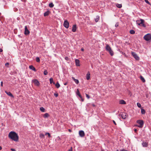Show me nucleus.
I'll return each mask as SVG.
<instances>
[{
	"label": "nucleus",
	"instance_id": "4468645a",
	"mask_svg": "<svg viewBox=\"0 0 151 151\" xmlns=\"http://www.w3.org/2000/svg\"><path fill=\"white\" fill-rule=\"evenodd\" d=\"M90 78V72L88 71L86 75V78L87 80H89Z\"/></svg>",
	"mask_w": 151,
	"mask_h": 151
},
{
	"label": "nucleus",
	"instance_id": "de8ad7c7",
	"mask_svg": "<svg viewBox=\"0 0 151 151\" xmlns=\"http://www.w3.org/2000/svg\"><path fill=\"white\" fill-rule=\"evenodd\" d=\"M134 131L135 132H137V129H134Z\"/></svg>",
	"mask_w": 151,
	"mask_h": 151
},
{
	"label": "nucleus",
	"instance_id": "5fc2aeb1",
	"mask_svg": "<svg viewBox=\"0 0 151 151\" xmlns=\"http://www.w3.org/2000/svg\"><path fill=\"white\" fill-rule=\"evenodd\" d=\"M2 148L1 146H0V150H2Z\"/></svg>",
	"mask_w": 151,
	"mask_h": 151
},
{
	"label": "nucleus",
	"instance_id": "6ab92c4d",
	"mask_svg": "<svg viewBox=\"0 0 151 151\" xmlns=\"http://www.w3.org/2000/svg\"><path fill=\"white\" fill-rule=\"evenodd\" d=\"M49 116L50 115L48 113H45L43 116V117L45 118H48Z\"/></svg>",
	"mask_w": 151,
	"mask_h": 151
},
{
	"label": "nucleus",
	"instance_id": "a878e982",
	"mask_svg": "<svg viewBox=\"0 0 151 151\" xmlns=\"http://www.w3.org/2000/svg\"><path fill=\"white\" fill-rule=\"evenodd\" d=\"M55 86L56 87L58 88H59L60 86V85L59 83L58 82H57L55 84Z\"/></svg>",
	"mask_w": 151,
	"mask_h": 151
},
{
	"label": "nucleus",
	"instance_id": "dca6fc26",
	"mask_svg": "<svg viewBox=\"0 0 151 151\" xmlns=\"http://www.w3.org/2000/svg\"><path fill=\"white\" fill-rule=\"evenodd\" d=\"M142 145L143 147H147L148 145V143L144 142L142 143Z\"/></svg>",
	"mask_w": 151,
	"mask_h": 151
},
{
	"label": "nucleus",
	"instance_id": "ddd939ff",
	"mask_svg": "<svg viewBox=\"0 0 151 151\" xmlns=\"http://www.w3.org/2000/svg\"><path fill=\"white\" fill-rule=\"evenodd\" d=\"M76 30V24L73 25L72 28V31L73 32H75Z\"/></svg>",
	"mask_w": 151,
	"mask_h": 151
},
{
	"label": "nucleus",
	"instance_id": "423d86ee",
	"mask_svg": "<svg viewBox=\"0 0 151 151\" xmlns=\"http://www.w3.org/2000/svg\"><path fill=\"white\" fill-rule=\"evenodd\" d=\"M30 31L28 30L27 29V26H25L24 27V34L26 35H28L29 34Z\"/></svg>",
	"mask_w": 151,
	"mask_h": 151
},
{
	"label": "nucleus",
	"instance_id": "13d9d810",
	"mask_svg": "<svg viewBox=\"0 0 151 151\" xmlns=\"http://www.w3.org/2000/svg\"><path fill=\"white\" fill-rule=\"evenodd\" d=\"M137 104H139V103H137Z\"/></svg>",
	"mask_w": 151,
	"mask_h": 151
},
{
	"label": "nucleus",
	"instance_id": "bf43d9fd",
	"mask_svg": "<svg viewBox=\"0 0 151 151\" xmlns=\"http://www.w3.org/2000/svg\"><path fill=\"white\" fill-rule=\"evenodd\" d=\"M140 22H138V23H139Z\"/></svg>",
	"mask_w": 151,
	"mask_h": 151
},
{
	"label": "nucleus",
	"instance_id": "f3484780",
	"mask_svg": "<svg viewBox=\"0 0 151 151\" xmlns=\"http://www.w3.org/2000/svg\"><path fill=\"white\" fill-rule=\"evenodd\" d=\"M76 64V66H80V61L79 60L76 59L75 60Z\"/></svg>",
	"mask_w": 151,
	"mask_h": 151
},
{
	"label": "nucleus",
	"instance_id": "a211bd4d",
	"mask_svg": "<svg viewBox=\"0 0 151 151\" xmlns=\"http://www.w3.org/2000/svg\"><path fill=\"white\" fill-rule=\"evenodd\" d=\"M29 69L34 71L35 72L36 71L35 68L32 65H30L29 67Z\"/></svg>",
	"mask_w": 151,
	"mask_h": 151
},
{
	"label": "nucleus",
	"instance_id": "a18cd8bd",
	"mask_svg": "<svg viewBox=\"0 0 151 151\" xmlns=\"http://www.w3.org/2000/svg\"><path fill=\"white\" fill-rule=\"evenodd\" d=\"M11 150L12 151H16L13 148L11 149Z\"/></svg>",
	"mask_w": 151,
	"mask_h": 151
},
{
	"label": "nucleus",
	"instance_id": "c85d7f7f",
	"mask_svg": "<svg viewBox=\"0 0 151 151\" xmlns=\"http://www.w3.org/2000/svg\"><path fill=\"white\" fill-rule=\"evenodd\" d=\"M49 6L50 7L52 8L54 6V5L52 3H51L49 4Z\"/></svg>",
	"mask_w": 151,
	"mask_h": 151
},
{
	"label": "nucleus",
	"instance_id": "1a4fd4ad",
	"mask_svg": "<svg viewBox=\"0 0 151 151\" xmlns=\"http://www.w3.org/2000/svg\"><path fill=\"white\" fill-rule=\"evenodd\" d=\"M32 82L37 86H39L40 85L39 81L36 79L33 80H32Z\"/></svg>",
	"mask_w": 151,
	"mask_h": 151
},
{
	"label": "nucleus",
	"instance_id": "72a5a7b5",
	"mask_svg": "<svg viewBox=\"0 0 151 151\" xmlns=\"http://www.w3.org/2000/svg\"><path fill=\"white\" fill-rule=\"evenodd\" d=\"M145 2L147 3V4H148L150 5H151L150 3V2L148 0H144Z\"/></svg>",
	"mask_w": 151,
	"mask_h": 151
},
{
	"label": "nucleus",
	"instance_id": "8fccbe9b",
	"mask_svg": "<svg viewBox=\"0 0 151 151\" xmlns=\"http://www.w3.org/2000/svg\"><path fill=\"white\" fill-rule=\"evenodd\" d=\"M1 86H3V82L1 81Z\"/></svg>",
	"mask_w": 151,
	"mask_h": 151
},
{
	"label": "nucleus",
	"instance_id": "37998d69",
	"mask_svg": "<svg viewBox=\"0 0 151 151\" xmlns=\"http://www.w3.org/2000/svg\"><path fill=\"white\" fill-rule=\"evenodd\" d=\"M9 65V63H7L5 64V65L6 66H8V65Z\"/></svg>",
	"mask_w": 151,
	"mask_h": 151
},
{
	"label": "nucleus",
	"instance_id": "9b49d317",
	"mask_svg": "<svg viewBox=\"0 0 151 151\" xmlns=\"http://www.w3.org/2000/svg\"><path fill=\"white\" fill-rule=\"evenodd\" d=\"M79 134L80 136L81 137H83L85 136V133L84 131L83 130H81L79 132Z\"/></svg>",
	"mask_w": 151,
	"mask_h": 151
},
{
	"label": "nucleus",
	"instance_id": "7c9ffc66",
	"mask_svg": "<svg viewBox=\"0 0 151 151\" xmlns=\"http://www.w3.org/2000/svg\"><path fill=\"white\" fill-rule=\"evenodd\" d=\"M129 33L130 34H133L135 33V31L133 30H130Z\"/></svg>",
	"mask_w": 151,
	"mask_h": 151
},
{
	"label": "nucleus",
	"instance_id": "6e6552de",
	"mask_svg": "<svg viewBox=\"0 0 151 151\" xmlns=\"http://www.w3.org/2000/svg\"><path fill=\"white\" fill-rule=\"evenodd\" d=\"M64 27L66 28H68L69 26V23L67 20H65L64 21L63 23Z\"/></svg>",
	"mask_w": 151,
	"mask_h": 151
},
{
	"label": "nucleus",
	"instance_id": "c9c22d12",
	"mask_svg": "<svg viewBox=\"0 0 151 151\" xmlns=\"http://www.w3.org/2000/svg\"><path fill=\"white\" fill-rule=\"evenodd\" d=\"M47 134L48 135V136L49 137H51L50 134L49 133L47 132L46 133V134H45V135H46Z\"/></svg>",
	"mask_w": 151,
	"mask_h": 151
},
{
	"label": "nucleus",
	"instance_id": "ea45409f",
	"mask_svg": "<svg viewBox=\"0 0 151 151\" xmlns=\"http://www.w3.org/2000/svg\"><path fill=\"white\" fill-rule=\"evenodd\" d=\"M120 52L122 53V54L124 55H125V53H124L123 52H122V51H120Z\"/></svg>",
	"mask_w": 151,
	"mask_h": 151
},
{
	"label": "nucleus",
	"instance_id": "9d476101",
	"mask_svg": "<svg viewBox=\"0 0 151 151\" xmlns=\"http://www.w3.org/2000/svg\"><path fill=\"white\" fill-rule=\"evenodd\" d=\"M127 116V114L126 113H122L121 114L122 118L123 119H125Z\"/></svg>",
	"mask_w": 151,
	"mask_h": 151
},
{
	"label": "nucleus",
	"instance_id": "aec40b11",
	"mask_svg": "<svg viewBox=\"0 0 151 151\" xmlns=\"http://www.w3.org/2000/svg\"><path fill=\"white\" fill-rule=\"evenodd\" d=\"M72 78L74 81L75 82L76 84H78L79 83V82L78 80L75 79V78L73 77H72Z\"/></svg>",
	"mask_w": 151,
	"mask_h": 151
},
{
	"label": "nucleus",
	"instance_id": "c03bdc74",
	"mask_svg": "<svg viewBox=\"0 0 151 151\" xmlns=\"http://www.w3.org/2000/svg\"><path fill=\"white\" fill-rule=\"evenodd\" d=\"M137 106L139 108H141V104H137Z\"/></svg>",
	"mask_w": 151,
	"mask_h": 151
},
{
	"label": "nucleus",
	"instance_id": "4d7b16f0",
	"mask_svg": "<svg viewBox=\"0 0 151 151\" xmlns=\"http://www.w3.org/2000/svg\"><path fill=\"white\" fill-rule=\"evenodd\" d=\"M67 83H64V85H67Z\"/></svg>",
	"mask_w": 151,
	"mask_h": 151
},
{
	"label": "nucleus",
	"instance_id": "2eb2a0df",
	"mask_svg": "<svg viewBox=\"0 0 151 151\" xmlns=\"http://www.w3.org/2000/svg\"><path fill=\"white\" fill-rule=\"evenodd\" d=\"M5 93H6V94L9 95V96H10L11 97H12L13 98L14 97V96L10 92H7L6 91H5Z\"/></svg>",
	"mask_w": 151,
	"mask_h": 151
},
{
	"label": "nucleus",
	"instance_id": "20e7f679",
	"mask_svg": "<svg viewBox=\"0 0 151 151\" xmlns=\"http://www.w3.org/2000/svg\"><path fill=\"white\" fill-rule=\"evenodd\" d=\"M137 123L139 124V125H137V126L139 128H142L143 127L144 122L142 120H138L137 121Z\"/></svg>",
	"mask_w": 151,
	"mask_h": 151
},
{
	"label": "nucleus",
	"instance_id": "5701e85b",
	"mask_svg": "<svg viewBox=\"0 0 151 151\" xmlns=\"http://www.w3.org/2000/svg\"><path fill=\"white\" fill-rule=\"evenodd\" d=\"M99 16H97L96 17V18L95 19V21L96 22H97L99 20Z\"/></svg>",
	"mask_w": 151,
	"mask_h": 151
},
{
	"label": "nucleus",
	"instance_id": "b1692460",
	"mask_svg": "<svg viewBox=\"0 0 151 151\" xmlns=\"http://www.w3.org/2000/svg\"><path fill=\"white\" fill-rule=\"evenodd\" d=\"M119 104H126V102L124 101L123 100H121L119 101Z\"/></svg>",
	"mask_w": 151,
	"mask_h": 151
},
{
	"label": "nucleus",
	"instance_id": "6e6d98bb",
	"mask_svg": "<svg viewBox=\"0 0 151 151\" xmlns=\"http://www.w3.org/2000/svg\"><path fill=\"white\" fill-rule=\"evenodd\" d=\"M92 106L93 107H95L96 106V105L95 104H92Z\"/></svg>",
	"mask_w": 151,
	"mask_h": 151
},
{
	"label": "nucleus",
	"instance_id": "f8f14e48",
	"mask_svg": "<svg viewBox=\"0 0 151 151\" xmlns=\"http://www.w3.org/2000/svg\"><path fill=\"white\" fill-rule=\"evenodd\" d=\"M76 94L77 95H78L79 97L80 98H81L82 99V101H83V100L82 99V97L81 95H80V92L78 89H77Z\"/></svg>",
	"mask_w": 151,
	"mask_h": 151
},
{
	"label": "nucleus",
	"instance_id": "3c124183",
	"mask_svg": "<svg viewBox=\"0 0 151 151\" xmlns=\"http://www.w3.org/2000/svg\"><path fill=\"white\" fill-rule=\"evenodd\" d=\"M81 50L82 51H84V49H83V48H81Z\"/></svg>",
	"mask_w": 151,
	"mask_h": 151
},
{
	"label": "nucleus",
	"instance_id": "e433bc0d",
	"mask_svg": "<svg viewBox=\"0 0 151 151\" xmlns=\"http://www.w3.org/2000/svg\"><path fill=\"white\" fill-rule=\"evenodd\" d=\"M86 97L88 99H89L90 98V96H89V95L88 94H86Z\"/></svg>",
	"mask_w": 151,
	"mask_h": 151
},
{
	"label": "nucleus",
	"instance_id": "58836bf2",
	"mask_svg": "<svg viewBox=\"0 0 151 151\" xmlns=\"http://www.w3.org/2000/svg\"><path fill=\"white\" fill-rule=\"evenodd\" d=\"M68 151H73V148L72 147H71L68 150Z\"/></svg>",
	"mask_w": 151,
	"mask_h": 151
},
{
	"label": "nucleus",
	"instance_id": "f704fd0d",
	"mask_svg": "<svg viewBox=\"0 0 151 151\" xmlns=\"http://www.w3.org/2000/svg\"><path fill=\"white\" fill-rule=\"evenodd\" d=\"M47 74V72L46 70H45L44 72V74L45 75H46Z\"/></svg>",
	"mask_w": 151,
	"mask_h": 151
},
{
	"label": "nucleus",
	"instance_id": "473e14b6",
	"mask_svg": "<svg viewBox=\"0 0 151 151\" xmlns=\"http://www.w3.org/2000/svg\"><path fill=\"white\" fill-rule=\"evenodd\" d=\"M36 62H40V59L38 57H37L36 58Z\"/></svg>",
	"mask_w": 151,
	"mask_h": 151
},
{
	"label": "nucleus",
	"instance_id": "393cba45",
	"mask_svg": "<svg viewBox=\"0 0 151 151\" xmlns=\"http://www.w3.org/2000/svg\"><path fill=\"white\" fill-rule=\"evenodd\" d=\"M49 80L50 84H52V83H53L54 84H55V83L53 82V79L52 78H50V79Z\"/></svg>",
	"mask_w": 151,
	"mask_h": 151
},
{
	"label": "nucleus",
	"instance_id": "bb28decb",
	"mask_svg": "<svg viewBox=\"0 0 151 151\" xmlns=\"http://www.w3.org/2000/svg\"><path fill=\"white\" fill-rule=\"evenodd\" d=\"M116 6L117 7L119 8H121L122 7V4H116Z\"/></svg>",
	"mask_w": 151,
	"mask_h": 151
},
{
	"label": "nucleus",
	"instance_id": "09e8293b",
	"mask_svg": "<svg viewBox=\"0 0 151 151\" xmlns=\"http://www.w3.org/2000/svg\"><path fill=\"white\" fill-rule=\"evenodd\" d=\"M113 122L114 123L115 125H116V122H115V121L114 120H113Z\"/></svg>",
	"mask_w": 151,
	"mask_h": 151
},
{
	"label": "nucleus",
	"instance_id": "f257e3e1",
	"mask_svg": "<svg viewBox=\"0 0 151 151\" xmlns=\"http://www.w3.org/2000/svg\"><path fill=\"white\" fill-rule=\"evenodd\" d=\"M9 137L12 140L15 141L18 140V136L17 134L14 132L11 131L10 132L8 135Z\"/></svg>",
	"mask_w": 151,
	"mask_h": 151
},
{
	"label": "nucleus",
	"instance_id": "49530a36",
	"mask_svg": "<svg viewBox=\"0 0 151 151\" xmlns=\"http://www.w3.org/2000/svg\"><path fill=\"white\" fill-rule=\"evenodd\" d=\"M21 1L23 2H25L26 1V0H21Z\"/></svg>",
	"mask_w": 151,
	"mask_h": 151
},
{
	"label": "nucleus",
	"instance_id": "cd10ccee",
	"mask_svg": "<svg viewBox=\"0 0 151 151\" xmlns=\"http://www.w3.org/2000/svg\"><path fill=\"white\" fill-rule=\"evenodd\" d=\"M141 113L142 114H145V110L142 108H141Z\"/></svg>",
	"mask_w": 151,
	"mask_h": 151
},
{
	"label": "nucleus",
	"instance_id": "4be33fe9",
	"mask_svg": "<svg viewBox=\"0 0 151 151\" xmlns=\"http://www.w3.org/2000/svg\"><path fill=\"white\" fill-rule=\"evenodd\" d=\"M140 79L143 82H145V79H144V78L142 76H140Z\"/></svg>",
	"mask_w": 151,
	"mask_h": 151
},
{
	"label": "nucleus",
	"instance_id": "4c0bfd02",
	"mask_svg": "<svg viewBox=\"0 0 151 151\" xmlns=\"http://www.w3.org/2000/svg\"><path fill=\"white\" fill-rule=\"evenodd\" d=\"M65 60H69V58L68 57L66 56L65 57Z\"/></svg>",
	"mask_w": 151,
	"mask_h": 151
},
{
	"label": "nucleus",
	"instance_id": "412c9836",
	"mask_svg": "<svg viewBox=\"0 0 151 151\" xmlns=\"http://www.w3.org/2000/svg\"><path fill=\"white\" fill-rule=\"evenodd\" d=\"M50 12L49 11H47L46 12H45L44 14V16L45 17L48 16Z\"/></svg>",
	"mask_w": 151,
	"mask_h": 151
},
{
	"label": "nucleus",
	"instance_id": "603ef678",
	"mask_svg": "<svg viewBox=\"0 0 151 151\" xmlns=\"http://www.w3.org/2000/svg\"><path fill=\"white\" fill-rule=\"evenodd\" d=\"M121 151H127V150H126L124 149L122 150Z\"/></svg>",
	"mask_w": 151,
	"mask_h": 151
},
{
	"label": "nucleus",
	"instance_id": "7ed1b4c3",
	"mask_svg": "<svg viewBox=\"0 0 151 151\" xmlns=\"http://www.w3.org/2000/svg\"><path fill=\"white\" fill-rule=\"evenodd\" d=\"M144 20L143 19H141L140 20H137L136 21L137 23L139 25H140L142 24V26L144 27H145V24H144Z\"/></svg>",
	"mask_w": 151,
	"mask_h": 151
},
{
	"label": "nucleus",
	"instance_id": "f03ea898",
	"mask_svg": "<svg viewBox=\"0 0 151 151\" xmlns=\"http://www.w3.org/2000/svg\"><path fill=\"white\" fill-rule=\"evenodd\" d=\"M106 49L107 51H108L109 52L111 56L113 55L114 54V52L112 50L111 47L108 44H106Z\"/></svg>",
	"mask_w": 151,
	"mask_h": 151
},
{
	"label": "nucleus",
	"instance_id": "0eeeda50",
	"mask_svg": "<svg viewBox=\"0 0 151 151\" xmlns=\"http://www.w3.org/2000/svg\"><path fill=\"white\" fill-rule=\"evenodd\" d=\"M132 54L134 58L137 60H138L139 59V57L134 52H132Z\"/></svg>",
	"mask_w": 151,
	"mask_h": 151
},
{
	"label": "nucleus",
	"instance_id": "79ce46f5",
	"mask_svg": "<svg viewBox=\"0 0 151 151\" xmlns=\"http://www.w3.org/2000/svg\"><path fill=\"white\" fill-rule=\"evenodd\" d=\"M118 23H116V24H115V27H117L118 26H119V24H118Z\"/></svg>",
	"mask_w": 151,
	"mask_h": 151
},
{
	"label": "nucleus",
	"instance_id": "864d4df0",
	"mask_svg": "<svg viewBox=\"0 0 151 151\" xmlns=\"http://www.w3.org/2000/svg\"><path fill=\"white\" fill-rule=\"evenodd\" d=\"M68 131H69V132H72V131H71V130L70 129H68Z\"/></svg>",
	"mask_w": 151,
	"mask_h": 151
},
{
	"label": "nucleus",
	"instance_id": "a19ab883",
	"mask_svg": "<svg viewBox=\"0 0 151 151\" xmlns=\"http://www.w3.org/2000/svg\"><path fill=\"white\" fill-rule=\"evenodd\" d=\"M54 95L56 97H57L58 96V93H55Z\"/></svg>",
	"mask_w": 151,
	"mask_h": 151
},
{
	"label": "nucleus",
	"instance_id": "2f4dec72",
	"mask_svg": "<svg viewBox=\"0 0 151 151\" xmlns=\"http://www.w3.org/2000/svg\"><path fill=\"white\" fill-rule=\"evenodd\" d=\"M40 110L42 112L45 111V109L43 107H41L40 108Z\"/></svg>",
	"mask_w": 151,
	"mask_h": 151
},
{
	"label": "nucleus",
	"instance_id": "c756f323",
	"mask_svg": "<svg viewBox=\"0 0 151 151\" xmlns=\"http://www.w3.org/2000/svg\"><path fill=\"white\" fill-rule=\"evenodd\" d=\"M40 137L41 138H44V137H45V135L44 134H40Z\"/></svg>",
	"mask_w": 151,
	"mask_h": 151
},
{
	"label": "nucleus",
	"instance_id": "39448f33",
	"mask_svg": "<svg viewBox=\"0 0 151 151\" xmlns=\"http://www.w3.org/2000/svg\"><path fill=\"white\" fill-rule=\"evenodd\" d=\"M144 39L147 41H148L151 40V35L148 33L144 37Z\"/></svg>",
	"mask_w": 151,
	"mask_h": 151
}]
</instances>
